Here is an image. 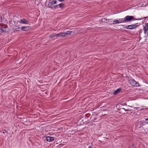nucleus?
Listing matches in <instances>:
<instances>
[{
  "label": "nucleus",
  "mask_w": 148,
  "mask_h": 148,
  "mask_svg": "<svg viewBox=\"0 0 148 148\" xmlns=\"http://www.w3.org/2000/svg\"><path fill=\"white\" fill-rule=\"evenodd\" d=\"M56 6H57V8H58V6L60 8H62L64 6V4L63 3H62L59 4H58V5H57Z\"/></svg>",
  "instance_id": "nucleus-12"
},
{
  "label": "nucleus",
  "mask_w": 148,
  "mask_h": 148,
  "mask_svg": "<svg viewBox=\"0 0 148 148\" xmlns=\"http://www.w3.org/2000/svg\"><path fill=\"white\" fill-rule=\"evenodd\" d=\"M123 18L119 19V20H116L113 21V22L116 24L124 23Z\"/></svg>",
  "instance_id": "nucleus-6"
},
{
  "label": "nucleus",
  "mask_w": 148,
  "mask_h": 148,
  "mask_svg": "<svg viewBox=\"0 0 148 148\" xmlns=\"http://www.w3.org/2000/svg\"><path fill=\"white\" fill-rule=\"evenodd\" d=\"M143 110V109H141L140 110Z\"/></svg>",
  "instance_id": "nucleus-24"
},
{
  "label": "nucleus",
  "mask_w": 148,
  "mask_h": 148,
  "mask_svg": "<svg viewBox=\"0 0 148 148\" xmlns=\"http://www.w3.org/2000/svg\"><path fill=\"white\" fill-rule=\"evenodd\" d=\"M147 30H144V33L145 34H146L147 33Z\"/></svg>",
  "instance_id": "nucleus-19"
},
{
  "label": "nucleus",
  "mask_w": 148,
  "mask_h": 148,
  "mask_svg": "<svg viewBox=\"0 0 148 148\" xmlns=\"http://www.w3.org/2000/svg\"><path fill=\"white\" fill-rule=\"evenodd\" d=\"M88 148H92V147L90 146V147H88Z\"/></svg>",
  "instance_id": "nucleus-22"
},
{
  "label": "nucleus",
  "mask_w": 148,
  "mask_h": 148,
  "mask_svg": "<svg viewBox=\"0 0 148 148\" xmlns=\"http://www.w3.org/2000/svg\"><path fill=\"white\" fill-rule=\"evenodd\" d=\"M121 90V88H119L116 90H115L113 92V94L114 95H116L118 93L120 92V91Z\"/></svg>",
  "instance_id": "nucleus-11"
},
{
  "label": "nucleus",
  "mask_w": 148,
  "mask_h": 148,
  "mask_svg": "<svg viewBox=\"0 0 148 148\" xmlns=\"http://www.w3.org/2000/svg\"><path fill=\"white\" fill-rule=\"evenodd\" d=\"M145 123L147 124H148V118H147L145 119Z\"/></svg>",
  "instance_id": "nucleus-16"
},
{
  "label": "nucleus",
  "mask_w": 148,
  "mask_h": 148,
  "mask_svg": "<svg viewBox=\"0 0 148 148\" xmlns=\"http://www.w3.org/2000/svg\"><path fill=\"white\" fill-rule=\"evenodd\" d=\"M30 29L29 26L23 27H21L22 30L25 31H28Z\"/></svg>",
  "instance_id": "nucleus-9"
},
{
  "label": "nucleus",
  "mask_w": 148,
  "mask_h": 148,
  "mask_svg": "<svg viewBox=\"0 0 148 148\" xmlns=\"http://www.w3.org/2000/svg\"><path fill=\"white\" fill-rule=\"evenodd\" d=\"M20 22L21 23L23 24H27L28 23V21L25 19H21Z\"/></svg>",
  "instance_id": "nucleus-10"
},
{
  "label": "nucleus",
  "mask_w": 148,
  "mask_h": 148,
  "mask_svg": "<svg viewBox=\"0 0 148 148\" xmlns=\"http://www.w3.org/2000/svg\"><path fill=\"white\" fill-rule=\"evenodd\" d=\"M55 37H56V34H52L49 36V37L50 38H52Z\"/></svg>",
  "instance_id": "nucleus-14"
},
{
  "label": "nucleus",
  "mask_w": 148,
  "mask_h": 148,
  "mask_svg": "<svg viewBox=\"0 0 148 148\" xmlns=\"http://www.w3.org/2000/svg\"><path fill=\"white\" fill-rule=\"evenodd\" d=\"M106 115V114H104L103 116H104L105 115Z\"/></svg>",
  "instance_id": "nucleus-25"
},
{
  "label": "nucleus",
  "mask_w": 148,
  "mask_h": 148,
  "mask_svg": "<svg viewBox=\"0 0 148 148\" xmlns=\"http://www.w3.org/2000/svg\"><path fill=\"white\" fill-rule=\"evenodd\" d=\"M71 32L69 31H67L65 33L61 32L60 33V36L64 37H65L67 35H69L71 34Z\"/></svg>",
  "instance_id": "nucleus-5"
},
{
  "label": "nucleus",
  "mask_w": 148,
  "mask_h": 148,
  "mask_svg": "<svg viewBox=\"0 0 148 148\" xmlns=\"http://www.w3.org/2000/svg\"><path fill=\"white\" fill-rule=\"evenodd\" d=\"M54 140L53 137H51L50 136H47L46 138V140L48 142H51Z\"/></svg>",
  "instance_id": "nucleus-7"
},
{
  "label": "nucleus",
  "mask_w": 148,
  "mask_h": 148,
  "mask_svg": "<svg viewBox=\"0 0 148 148\" xmlns=\"http://www.w3.org/2000/svg\"><path fill=\"white\" fill-rule=\"evenodd\" d=\"M48 6L49 8L53 10H54L57 8V6H54L53 5V4H52L51 3L49 2L48 4Z\"/></svg>",
  "instance_id": "nucleus-8"
},
{
  "label": "nucleus",
  "mask_w": 148,
  "mask_h": 148,
  "mask_svg": "<svg viewBox=\"0 0 148 148\" xmlns=\"http://www.w3.org/2000/svg\"><path fill=\"white\" fill-rule=\"evenodd\" d=\"M58 0L60 2H63L64 1V0Z\"/></svg>",
  "instance_id": "nucleus-21"
},
{
  "label": "nucleus",
  "mask_w": 148,
  "mask_h": 148,
  "mask_svg": "<svg viewBox=\"0 0 148 148\" xmlns=\"http://www.w3.org/2000/svg\"><path fill=\"white\" fill-rule=\"evenodd\" d=\"M7 26L5 25H0V30L2 32L6 31Z\"/></svg>",
  "instance_id": "nucleus-3"
},
{
  "label": "nucleus",
  "mask_w": 148,
  "mask_h": 148,
  "mask_svg": "<svg viewBox=\"0 0 148 148\" xmlns=\"http://www.w3.org/2000/svg\"><path fill=\"white\" fill-rule=\"evenodd\" d=\"M17 29H15V30L16 31H18V30H17Z\"/></svg>",
  "instance_id": "nucleus-23"
},
{
  "label": "nucleus",
  "mask_w": 148,
  "mask_h": 148,
  "mask_svg": "<svg viewBox=\"0 0 148 148\" xmlns=\"http://www.w3.org/2000/svg\"><path fill=\"white\" fill-rule=\"evenodd\" d=\"M123 19L124 23L136 20V19L134 18L133 16H127Z\"/></svg>",
  "instance_id": "nucleus-1"
},
{
  "label": "nucleus",
  "mask_w": 148,
  "mask_h": 148,
  "mask_svg": "<svg viewBox=\"0 0 148 148\" xmlns=\"http://www.w3.org/2000/svg\"><path fill=\"white\" fill-rule=\"evenodd\" d=\"M56 37H58L59 36H60V33H59L58 34H56Z\"/></svg>",
  "instance_id": "nucleus-17"
},
{
  "label": "nucleus",
  "mask_w": 148,
  "mask_h": 148,
  "mask_svg": "<svg viewBox=\"0 0 148 148\" xmlns=\"http://www.w3.org/2000/svg\"><path fill=\"white\" fill-rule=\"evenodd\" d=\"M57 2L56 1H52L50 2V3H51L52 4H55Z\"/></svg>",
  "instance_id": "nucleus-15"
},
{
  "label": "nucleus",
  "mask_w": 148,
  "mask_h": 148,
  "mask_svg": "<svg viewBox=\"0 0 148 148\" xmlns=\"http://www.w3.org/2000/svg\"><path fill=\"white\" fill-rule=\"evenodd\" d=\"M129 83L131 84L134 86H139V84L138 83H137L134 79H130L129 80Z\"/></svg>",
  "instance_id": "nucleus-2"
},
{
  "label": "nucleus",
  "mask_w": 148,
  "mask_h": 148,
  "mask_svg": "<svg viewBox=\"0 0 148 148\" xmlns=\"http://www.w3.org/2000/svg\"><path fill=\"white\" fill-rule=\"evenodd\" d=\"M122 109H123L124 110H125V111H130V110L128 109H125L124 108H122Z\"/></svg>",
  "instance_id": "nucleus-18"
},
{
  "label": "nucleus",
  "mask_w": 148,
  "mask_h": 148,
  "mask_svg": "<svg viewBox=\"0 0 148 148\" xmlns=\"http://www.w3.org/2000/svg\"><path fill=\"white\" fill-rule=\"evenodd\" d=\"M136 24H135L132 25H127L125 26V28L127 29H135L136 27Z\"/></svg>",
  "instance_id": "nucleus-4"
},
{
  "label": "nucleus",
  "mask_w": 148,
  "mask_h": 148,
  "mask_svg": "<svg viewBox=\"0 0 148 148\" xmlns=\"http://www.w3.org/2000/svg\"><path fill=\"white\" fill-rule=\"evenodd\" d=\"M140 108L139 107H135L134 108V109H136V110H138L139 109H140Z\"/></svg>",
  "instance_id": "nucleus-20"
},
{
  "label": "nucleus",
  "mask_w": 148,
  "mask_h": 148,
  "mask_svg": "<svg viewBox=\"0 0 148 148\" xmlns=\"http://www.w3.org/2000/svg\"><path fill=\"white\" fill-rule=\"evenodd\" d=\"M144 30H148V23H145V25L143 27Z\"/></svg>",
  "instance_id": "nucleus-13"
}]
</instances>
